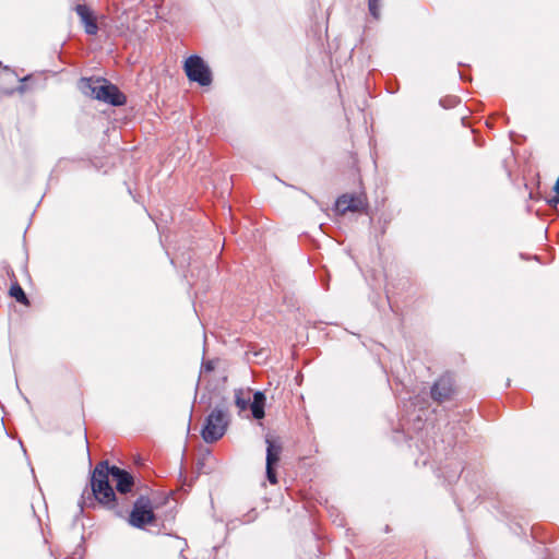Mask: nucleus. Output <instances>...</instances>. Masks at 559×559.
<instances>
[{"instance_id": "17", "label": "nucleus", "mask_w": 559, "mask_h": 559, "mask_svg": "<svg viewBox=\"0 0 559 559\" xmlns=\"http://www.w3.org/2000/svg\"><path fill=\"white\" fill-rule=\"evenodd\" d=\"M215 366H216V360H214V359L204 360L201 366V374L213 371L215 369Z\"/></svg>"}, {"instance_id": "14", "label": "nucleus", "mask_w": 559, "mask_h": 559, "mask_svg": "<svg viewBox=\"0 0 559 559\" xmlns=\"http://www.w3.org/2000/svg\"><path fill=\"white\" fill-rule=\"evenodd\" d=\"M368 10L378 20L380 17V0H368Z\"/></svg>"}, {"instance_id": "18", "label": "nucleus", "mask_w": 559, "mask_h": 559, "mask_svg": "<svg viewBox=\"0 0 559 559\" xmlns=\"http://www.w3.org/2000/svg\"><path fill=\"white\" fill-rule=\"evenodd\" d=\"M554 191L559 194V176H558V179H557V181L555 183Z\"/></svg>"}, {"instance_id": "2", "label": "nucleus", "mask_w": 559, "mask_h": 559, "mask_svg": "<svg viewBox=\"0 0 559 559\" xmlns=\"http://www.w3.org/2000/svg\"><path fill=\"white\" fill-rule=\"evenodd\" d=\"M229 424L225 408L215 407L205 418L201 436L206 443L218 441L226 432Z\"/></svg>"}, {"instance_id": "11", "label": "nucleus", "mask_w": 559, "mask_h": 559, "mask_svg": "<svg viewBox=\"0 0 559 559\" xmlns=\"http://www.w3.org/2000/svg\"><path fill=\"white\" fill-rule=\"evenodd\" d=\"M266 465H276L282 453V445L266 438Z\"/></svg>"}, {"instance_id": "8", "label": "nucleus", "mask_w": 559, "mask_h": 559, "mask_svg": "<svg viewBox=\"0 0 559 559\" xmlns=\"http://www.w3.org/2000/svg\"><path fill=\"white\" fill-rule=\"evenodd\" d=\"M72 10L79 15L85 33L88 35H96L98 32V25L92 10L85 3H76L72 7Z\"/></svg>"}, {"instance_id": "21", "label": "nucleus", "mask_w": 559, "mask_h": 559, "mask_svg": "<svg viewBox=\"0 0 559 559\" xmlns=\"http://www.w3.org/2000/svg\"><path fill=\"white\" fill-rule=\"evenodd\" d=\"M3 69H4L5 71H10V68H9L8 66H4V67H3Z\"/></svg>"}, {"instance_id": "19", "label": "nucleus", "mask_w": 559, "mask_h": 559, "mask_svg": "<svg viewBox=\"0 0 559 559\" xmlns=\"http://www.w3.org/2000/svg\"><path fill=\"white\" fill-rule=\"evenodd\" d=\"M73 5H75L76 3H82L84 2L85 0H69Z\"/></svg>"}, {"instance_id": "6", "label": "nucleus", "mask_w": 559, "mask_h": 559, "mask_svg": "<svg viewBox=\"0 0 559 559\" xmlns=\"http://www.w3.org/2000/svg\"><path fill=\"white\" fill-rule=\"evenodd\" d=\"M107 80L104 78H82L78 83L80 92L93 99L99 100L102 92Z\"/></svg>"}, {"instance_id": "15", "label": "nucleus", "mask_w": 559, "mask_h": 559, "mask_svg": "<svg viewBox=\"0 0 559 559\" xmlns=\"http://www.w3.org/2000/svg\"><path fill=\"white\" fill-rule=\"evenodd\" d=\"M439 103L443 108H452L459 103V99L455 96H448L441 98Z\"/></svg>"}, {"instance_id": "4", "label": "nucleus", "mask_w": 559, "mask_h": 559, "mask_svg": "<svg viewBox=\"0 0 559 559\" xmlns=\"http://www.w3.org/2000/svg\"><path fill=\"white\" fill-rule=\"evenodd\" d=\"M183 68L190 81L197 82L201 86H207L212 83V72L200 56L188 57Z\"/></svg>"}, {"instance_id": "20", "label": "nucleus", "mask_w": 559, "mask_h": 559, "mask_svg": "<svg viewBox=\"0 0 559 559\" xmlns=\"http://www.w3.org/2000/svg\"><path fill=\"white\" fill-rule=\"evenodd\" d=\"M85 442H87V438L85 437ZM86 452L90 453L88 443H86Z\"/></svg>"}, {"instance_id": "12", "label": "nucleus", "mask_w": 559, "mask_h": 559, "mask_svg": "<svg viewBox=\"0 0 559 559\" xmlns=\"http://www.w3.org/2000/svg\"><path fill=\"white\" fill-rule=\"evenodd\" d=\"M9 294L11 297H13L17 302H20L22 305L29 304V300H28L25 292L23 290V288L21 287V285L17 282H15L11 285Z\"/></svg>"}, {"instance_id": "16", "label": "nucleus", "mask_w": 559, "mask_h": 559, "mask_svg": "<svg viewBox=\"0 0 559 559\" xmlns=\"http://www.w3.org/2000/svg\"><path fill=\"white\" fill-rule=\"evenodd\" d=\"M266 478L271 484H273V485L277 484L275 465H270V466L266 465Z\"/></svg>"}, {"instance_id": "7", "label": "nucleus", "mask_w": 559, "mask_h": 559, "mask_svg": "<svg viewBox=\"0 0 559 559\" xmlns=\"http://www.w3.org/2000/svg\"><path fill=\"white\" fill-rule=\"evenodd\" d=\"M335 207L341 215L347 212H361L365 209V201L359 195L343 194L337 198Z\"/></svg>"}, {"instance_id": "22", "label": "nucleus", "mask_w": 559, "mask_h": 559, "mask_svg": "<svg viewBox=\"0 0 559 559\" xmlns=\"http://www.w3.org/2000/svg\"><path fill=\"white\" fill-rule=\"evenodd\" d=\"M555 202H559V195L557 198H555L554 200Z\"/></svg>"}, {"instance_id": "10", "label": "nucleus", "mask_w": 559, "mask_h": 559, "mask_svg": "<svg viewBox=\"0 0 559 559\" xmlns=\"http://www.w3.org/2000/svg\"><path fill=\"white\" fill-rule=\"evenodd\" d=\"M99 92H102L99 100L105 104L118 107L127 103L126 95L108 80L106 84H104V88Z\"/></svg>"}, {"instance_id": "13", "label": "nucleus", "mask_w": 559, "mask_h": 559, "mask_svg": "<svg viewBox=\"0 0 559 559\" xmlns=\"http://www.w3.org/2000/svg\"><path fill=\"white\" fill-rule=\"evenodd\" d=\"M33 75L28 74L20 80L21 84L16 88L7 90L4 92L5 95H13L15 92L19 94H24L29 90L28 82L32 81Z\"/></svg>"}, {"instance_id": "3", "label": "nucleus", "mask_w": 559, "mask_h": 559, "mask_svg": "<svg viewBox=\"0 0 559 559\" xmlns=\"http://www.w3.org/2000/svg\"><path fill=\"white\" fill-rule=\"evenodd\" d=\"M265 394L262 391L253 393L251 401V390L237 389L235 390V404L239 409V413L251 409L252 417L254 419H262L265 416Z\"/></svg>"}, {"instance_id": "5", "label": "nucleus", "mask_w": 559, "mask_h": 559, "mask_svg": "<svg viewBox=\"0 0 559 559\" xmlns=\"http://www.w3.org/2000/svg\"><path fill=\"white\" fill-rule=\"evenodd\" d=\"M155 521V514L152 502L148 497L140 496L129 515V523L136 527L143 528L146 524Z\"/></svg>"}, {"instance_id": "1", "label": "nucleus", "mask_w": 559, "mask_h": 559, "mask_svg": "<svg viewBox=\"0 0 559 559\" xmlns=\"http://www.w3.org/2000/svg\"><path fill=\"white\" fill-rule=\"evenodd\" d=\"M109 476L116 481V489L120 495H126L132 490L134 485L133 476L116 465H109L107 461L99 462L91 476V493L88 500H96L99 504L122 516L127 511L124 502H120L112 486L109 483Z\"/></svg>"}, {"instance_id": "9", "label": "nucleus", "mask_w": 559, "mask_h": 559, "mask_svg": "<svg viewBox=\"0 0 559 559\" xmlns=\"http://www.w3.org/2000/svg\"><path fill=\"white\" fill-rule=\"evenodd\" d=\"M453 391V381L451 377L443 376L435 382L430 394L435 401L442 403L451 399Z\"/></svg>"}]
</instances>
